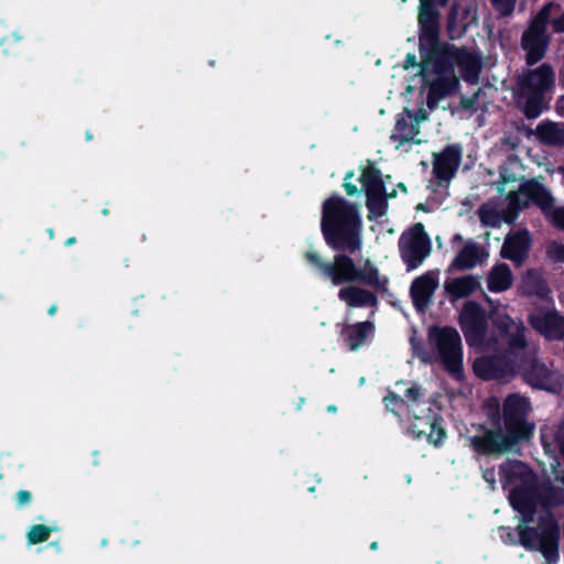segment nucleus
<instances>
[{"instance_id": "obj_1", "label": "nucleus", "mask_w": 564, "mask_h": 564, "mask_svg": "<svg viewBox=\"0 0 564 564\" xmlns=\"http://www.w3.org/2000/svg\"><path fill=\"white\" fill-rule=\"evenodd\" d=\"M454 65L466 83H478L482 57L477 50L446 44L424 55L420 65V77L423 88L427 90L429 108H434L440 100L458 90L459 79L454 72Z\"/></svg>"}, {"instance_id": "obj_2", "label": "nucleus", "mask_w": 564, "mask_h": 564, "mask_svg": "<svg viewBox=\"0 0 564 564\" xmlns=\"http://www.w3.org/2000/svg\"><path fill=\"white\" fill-rule=\"evenodd\" d=\"M520 478L521 484L509 492L510 503L514 510L523 514L524 522H539L542 530L541 517L544 512H552L550 508L564 505V475L556 477V481L563 485L543 484L538 490L529 486L532 473L528 466L518 460H508L500 466V479L503 488ZM554 519V517H552Z\"/></svg>"}, {"instance_id": "obj_3", "label": "nucleus", "mask_w": 564, "mask_h": 564, "mask_svg": "<svg viewBox=\"0 0 564 564\" xmlns=\"http://www.w3.org/2000/svg\"><path fill=\"white\" fill-rule=\"evenodd\" d=\"M531 410L527 397L512 393L503 402V423L506 431H487L482 435L470 437V446L479 454H498L511 448L518 441L530 435L533 426L525 417Z\"/></svg>"}, {"instance_id": "obj_4", "label": "nucleus", "mask_w": 564, "mask_h": 564, "mask_svg": "<svg viewBox=\"0 0 564 564\" xmlns=\"http://www.w3.org/2000/svg\"><path fill=\"white\" fill-rule=\"evenodd\" d=\"M422 389L419 386H412L405 391V400L397 393L389 392L384 398L386 408L397 415H401L403 410L409 415L408 434L414 438L426 436L427 441L438 446L445 438V431L441 425V417L435 411V405L431 402H421Z\"/></svg>"}, {"instance_id": "obj_5", "label": "nucleus", "mask_w": 564, "mask_h": 564, "mask_svg": "<svg viewBox=\"0 0 564 564\" xmlns=\"http://www.w3.org/2000/svg\"><path fill=\"white\" fill-rule=\"evenodd\" d=\"M321 226L326 242L334 249L354 252L360 248V215L343 197L332 196L324 202Z\"/></svg>"}, {"instance_id": "obj_6", "label": "nucleus", "mask_w": 564, "mask_h": 564, "mask_svg": "<svg viewBox=\"0 0 564 564\" xmlns=\"http://www.w3.org/2000/svg\"><path fill=\"white\" fill-rule=\"evenodd\" d=\"M411 345L414 355L423 362H440L454 378L463 377V347L459 333L453 327H431L427 336L429 349L423 348L413 338Z\"/></svg>"}, {"instance_id": "obj_7", "label": "nucleus", "mask_w": 564, "mask_h": 564, "mask_svg": "<svg viewBox=\"0 0 564 564\" xmlns=\"http://www.w3.org/2000/svg\"><path fill=\"white\" fill-rule=\"evenodd\" d=\"M489 308V318L494 325V332L486 340V347L481 352L505 351L511 357L522 360L527 354V328L519 318H512L507 306L487 299Z\"/></svg>"}, {"instance_id": "obj_8", "label": "nucleus", "mask_w": 564, "mask_h": 564, "mask_svg": "<svg viewBox=\"0 0 564 564\" xmlns=\"http://www.w3.org/2000/svg\"><path fill=\"white\" fill-rule=\"evenodd\" d=\"M306 259L318 268L321 273L329 279L334 285L361 281L378 291L386 292L388 290V276L381 274L369 259L360 262L359 267L345 254L335 256L332 263H323L316 252L308 251Z\"/></svg>"}, {"instance_id": "obj_9", "label": "nucleus", "mask_w": 564, "mask_h": 564, "mask_svg": "<svg viewBox=\"0 0 564 564\" xmlns=\"http://www.w3.org/2000/svg\"><path fill=\"white\" fill-rule=\"evenodd\" d=\"M554 84V72L547 64L530 70L519 79L520 98L527 118H538L544 109L545 94Z\"/></svg>"}, {"instance_id": "obj_10", "label": "nucleus", "mask_w": 564, "mask_h": 564, "mask_svg": "<svg viewBox=\"0 0 564 564\" xmlns=\"http://www.w3.org/2000/svg\"><path fill=\"white\" fill-rule=\"evenodd\" d=\"M542 532L541 534H531L532 530L521 529L520 538L522 546L527 550H538L545 558V564H558V541L560 528L549 512H544L541 517Z\"/></svg>"}, {"instance_id": "obj_11", "label": "nucleus", "mask_w": 564, "mask_h": 564, "mask_svg": "<svg viewBox=\"0 0 564 564\" xmlns=\"http://www.w3.org/2000/svg\"><path fill=\"white\" fill-rule=\"evenodd\" d=\"M554 7L553 3L545 4L533 18L529 29L522 35L521 45L527 52V61L529 64L539 62L546 52L549 45L546 25Z\"/></svg>"}, {"instance_id": "obj_12", "label": "nucleus", "mask_w": 564, "mask_h": 564, "mask_svg": "<svg viewBox=\"0 0 564 564\" xmlns=\"http://www.w3.org/2000/svg\"><path fill=\"white\" fill-rule=\"evenodd\" d=\"M399 251L408 271L420 267L431 252V240L422 224H415L399 239Z\"/></svg>"}, {"instance_id": "obj_13", "label": "nucleus", "mask_w": 564, "mask_h": 564, "mask_svg": "<svg viewBox=\"0 0 564 564\" xmlns=\"http://www.w3.org/2000/svg\"><path fill=\"white\" fill-rule=\"evenodd\" d=\"M459 326L467 344L482 351L489 336L485 310L476 302H466L459 313Z\"/></svg>"}, {"instance_id": "obj_14", "label": "nucleus", "mask_w": 564, "mask_h": 564, "mask_svg": "<svg viewBox=\"0 0 564 564\" xmlns=\"http://www.w3.org/2000/svg\"><path fill=\"white\" fill-rule=\"evenodd\" d=\"M487 356L474 361V372L484 380L511 379L521 367L520 359L511 357L505 351H489Z\"/></svg>"}, {"instance_id": "obj_15", "label": "nucleus", "mask_w": 564, "mask_h": 564, "mask_svg": "<svg viewBox=\"0 0 564 564\" xmlns=\"http://www.w3.org/2000/svg\"><path fill=\"white\" fill-rule=\"evenodd\" d=\"M390 180V176L382 178L380 171L373 166H368L362 172L361 183L367 195L370 218L383 216L387 210V198L395 195L394 189L391 193L387 189V182Z\"/></svg>"}, {"instance_id": "obj_16", "label": "nucleus", "mask_w": 564, "mask_h": 564, "mask_svg": "<svg viewBox=\"0 0 564 564\" xmlns=\"http://www.w3.org/2000/svg\"><path fill=\"white\" fill-rule=\"evenodd\" d=\"M520 196L525 197L524 203L538 205L556 227L564 229V206L553 208V197L542 184L533 180L522 183L520 193L510 196L511 204H516Z\"/></svg>"}, {"instance_id": "obj_17", "label": "nucleus", "mask_w": 564, "mask_h": 564, "mask_svg": "<svg viewBox=\"0 0 564 564\" xmlns=\"http://www.w3.org/2000/svg\"><path fill=\"white\" fill-rule=\"evenodd\" d=\"M520 364L519 371L531 387L550 392H557L562 388L563 378L558 371L550 369L533 357L529 359L528 354Z\"/></svg>"}, {"instance_id": "obj_18", "label": "nucleus", "mask_w": 564, "mask_h": 564, "mask_svg": "<svg viewBox=\"0 0 564 564\" xmlns=\"http://www.w3.org/2000/svg\"><path fill=\"white\" fill-rule=\"evenodd\" d=\"M426 120L427 112L425 109L412 111L405 108L403 112L399 115L390 137L395 148L401 149L408 143H421V139L419 138L420 124Z\"/></svg>"}, {"instance_id": "obj_19", "label": "nucleus", "mask_w": 564, "mask_h": 564, "mask_svg": "<svg viewBox=\"0 0 564 564\" xmlns=\"http://www.w3.org/2000/svg\"><path fill=\"white\" fill-rule=\"evenodd\" d=\"M419 24L421 29L420 47L423 61L424 55L431 54L434 50L446 45L437 42L438 13L431 3V0H420Z\"/></svg>"}, {"instance_id": "obj_20", "label": "nucleus", "mask_w": 564, "mask_h": 564, "mask_svg": "<svg viewBox=\"0 0 564 564\" xmlns=\"http://www.w3.org/2000/svg\"><path fill=\"white\" fill-rule=\"evenodd\" d=\"M519 193H520V188L517 192L509 191L507 198H506L508 205H507V210L505 213H502V210L499 208V206L496 203L488 202V203L484 204L478 209V216H479L481 224L486 227L497 228L502 224V221L512 223L516 219L519 210L529 204V203H524L525 197H521V196L517 199L516 204H511L510 196L517 195Z\"/></svg>"}, {"instance_id": "obj_21", "label": "nucleus", "mask_w": 564, "mask_h": 564, "mask_svg": "<svg viewBox=\"0 0 564 564\" xmlns=\"http://www.w3.org/2000/svg\"><path fill=\"white\" fill-rule=\"evenodd\" d=\"M452 243L457 246L456 256L449 268L454 270H469L482 263L488 257L485 249L473 239L464 240L462 235L456 234L452 238Z\"/></svg>"}, {"instance_id": "obj_22", "label": "nucleus", "mask_w": 564, "mask_h": 564, "mask_svg": "<svg viewBox=\"0 0 564 564\" xmlns=\"http://www.w3.org/2000/svg\"><path fill=\"white\" fill-rule=\"evenodd\" d=\"M529 322L533 329L546 339L564 338V316L555 310L536 308L530 314Z\"/></svg>"}, {"instance_id": "obj_23", "label": "nucleus", "mask_w": 564, "mask_h": 564, "mask_svg": "<svg viewBox=\"0 0 564 564\" xmlns=\"http://www.w3.org/2000/svg\"><path fill=\"white\" fill-rule=\"evenodd\" d=\"M438 286V272L429 271L417 276L411 284V296L417 311L424 312Z\"/></svg>"}, {"instance_id": "obj_24", "label": "nucleus", "mask_w": 564, "mask_h": 564, "mask_svg": "<svg viewBox=\"0 0 564 564\" xmlns=\"http://www.w3.org/2000/svg\"><path fill=\"white\" fill-rule=\"evenodd\" d=\"M530 246L531 236L528 230L513 231L505 238L500 254L517 265H521L529 253Z\"/></svg>"}, {"instance_id": "obj_25", "label": "nucleus", "mask_w": 564, "mask_h": 564, "mask_svg": "<svg viewBox=\"0 0 564 564\" xmlns=\"http://www.w3.org/2000/svg\"><path fill=\"white\" fill-rule=\"evenodd\" d=\"M462 161V149L453 144L446 147L441 153L435 155L433 172L441 181H449L457 171Z\"/></svg>"}, {"instance_id": "obj_26", "label": "nucleus", "mask_w": 564, "mask_h": 564, "mask_svg": "<svg viewBox=\"0 0 564 564\" xmlns=\"http://www.w3.org/2000/svg\"><path fill=\"white\" fill-rule=\"evenodd\" d=\"M338 297L349 307H376L378 304L371 291L355 285L341 288Z\"/></svg>"}, {"instance_id": "obj_27", "label": "nucleus", "mask_w": 564, "mask_h": 564, "mask_svg": "<svg viewBox=\"0 0 564 564\" xmlns=\"http://www.w3.org/2000/svg\"><path fill=\"white\" fill-rule=\"evenodd\" d=\"M480 286L479 279L474 275H464L445 281L444 288L452 300H458L473 294Z\"/></svg>"}, {"instance_id": "obj_28", "label": "nucleus", "mask_w": 564, "mask_h": 564, "mask_svg": "<svg viewBox=\"0 0 564 564\" xmlns=\"http://www.w3.org/2000/svg\"><path fill=\"white\" fill-rule=\"evenodd\" d=\"M513 281L512 272L508 264H496L487 276V288L489 291L500 293L511 288Z\"/></svg>"}, {"instance_id": "obj_29", "label": "nucleus", "mask_w": 564, "mask_h": 564, "mask_svg": "<svg viewBox=\"0 0 564 564\" xmlns=\"http://www.w3.org/2000/svg\"><path fill=\"white\" fill-rule=\"evenodd\" d=\"M538 139L549 145L564 144V123L541 122L536 127Z\"/></svg>"}, {"instance_id": "obj_30", "label": "nucleus", "mask_w": 564, "mask_h": 564, "mask_svg": "<svg viewBox=\"0 0 564 564\" xmlns=\"http://www.w3.org/2000/svg\"><path fill=\"white\" fill-rule=\"evenodd\" d=\"M375 327L370 322L357 323L345 329L346 340L351 350L358 349L373 334Z\"/></svg>"}, {"instance_id": "obj_31", "label": "nucleus", "mask_w": 564, "mask_h": 564, "mask_svg": "<svg viewBox=\"0 0 564 564\" xmlns=\"http://www.w3.org/2000/svg\"><path fill=\"white\" fill-rule=\"evenodd\" d=\"M521 523L518 525L517 531H512L510 528L501 527L499 528L500 538L506 544H516L519 542L521 545V538H520V530L529 529L532 530L531 534L534 536L536 533L541 534L540 523H538L536 528L529 527L531 522H524L523 521V514H521Z\"/></svg>"}, {"instance_id": "obj_32", "label": "nucleus", "mask_w": 564, "mask_h": 564, "mask_svg": "<svg viewBox=\"0 0 564 564\" xmlns=\"http://www.w3.org/2000/svg\"><path fill=\"white\" fill-rule=\"evenodd\" d=\"M523 290L527 293H536L542 295L545 291L543 279L538 272H528L523 280Z\"/></svg>"}, {"instance_id": "obj_33", "label": "nucleus", "mask_w": 564, "mask_h": 564, "mask_svg": "<svg viewBox=\"0 0 564 564\" xmlns=\"http://www.w3.org/2000/svg\"><path fill=\"white\" fill-rule=\"evenodd\" d=\"M547 259L554 263H564V243L551 241L545 247Z\"/></svg>"}, {"instance_id": "obj_34", "label": "nucleus", "mask_w": 564, "mask_h": 564, "mask_svg": "<svg viewBox=\"0 0 564 564\" xmlns=\"http://www.w3.org/2000/svg\"><path fill=\"white\" fill-rule=\"evenodd\" d=\"M51 528L42 524L33 525L29 533H28V540L29 543L35 544L43 541H46L50 538Z\"/></svg>"}, {"instance_id": "obj_35", "label": "nucleus", "mask_w": 564, "mask_h": 564, "mask_svg": "<svg viewBox=\"0 0 564 564\" xmlns=\"http://www.w3.org/2000/svg\"><path fill=\"white\" fill-rule=\"evenodd\" d=\"M458 15H459V6L453 4L452 9H451V13H449V19H448V29H449V32H452V33L455 32V33L459 34L463 30L466 29V23H462V22L457 21Z\"/></svg>"}, {"instance_id": "obj_36", "label": "nucleus", "mask_w": 564, "mask_h": 564, "mask_svg": "<svg viewBox=\"0 0 564 564\" xmlns=\"http://www.w3.org/2000/svg\"><path fill=\"white\" fill-rule=\"evenodd\" d=\"M495 8L503 15L513 11L516 0H491Z\"/></svg>"}, {"instance_id": "obj_37", "label": "nucleus", "mask_w": 564, "mask_h": 564, "mask_svg": "<svg viewBox=\"0 0 564 564\" xmlns=\"http://www.w3.org/2000/svg\"><path fill=\"white\" fill-rule=\"evenodd\" d=\"M350 177H352V173H347L344 182V187L346 189V193L351 196L355 195L358 192V189L356 185L351 184L348 181Z\"/></svg>"}, {"instance_id": "obj_38", "label": "nucleus", "mask_w": 564, "mask_h": 564, "mask_svg": "<svg viewBox=\"0 0 564 564\" xmlns=\"http://www.w3.org/2000/svg\"><path fill=\"white\" fill-rule=\"evenodd\" d=\"M482 478L486 482L490 485V487L495 488L496 477H495V470L494 469H486L482 473Z\"/></svg>"}, {"instance_id": "obj_39", "label": "nucleus", "mask_w": 564, "mask_h": 564, "mask_svg": "<svg viewBox=\"0 0 564 564\" xmlns=\"http://www.w3.org/2000/svg\"><path fill=\"white\" fill-rule=\"evenodd\" d=\"M17 500H18L19 505L23 506V505L30 502L31 494L25 490H20L17 495Z\"/></svg>"}, {"instance_id": "obj_40", "label": "nucleus", "mask_w": 564, "mask_h": 564, "mask_svg": "<svg viewBox=\"0 0 564 564\" xmlns=\"http://www.w3.org/2000/svg\"><path fill=\"white\" fill-rule=\"evenodd\" d=\"M552 25H553V30L555 32H557V33L564 32V11L560 18L553 20Z\"/></svg>"}, {"instance_id": "obj_41", "label": "nucleus", "mask_w": 564, "mask_h": 564, "mask_svg": "<svg viewBox=\"0 0 564 564\" xmlns=\"http://www.w3.org/2000/svg\"><path fill=\"white\" fill-rule=\"evenodd\" d=\"M416 64V57L415 55L408 54L406 61H405V68H409L410 66H414Z\"/></svg>"}, {"instance_id": "obj_42", "label": "nucleus", "mask_w": 564, "mask_h": 564, "mask_svg": "<svg viewBox=\"0 0 564 564\" xmlns=\"http://www.w3.org/2000/svg\"><path fill=\"white\" fill-rule=\"evenodd\" d=\"M556 111L560 116H564V97H561L556 102Z\"/></svg>"}, {"instance_id": "obj_43", "label": "nucleus", "mask_w": 564, "mask_h": 564, "mask_svg": "<svg viewBox=\"0 0 564 564\" xmlns=\"http://www.w3.org/2000/svg\"><path fill=\"white\" fill-rule=\"evenodd\" d=\"M555 440H556L557 445L561 448V452L564 454V436L562 434L557 433L555 436Z\"/></svg>"}, {"instance_id": "obj_44", "label": "nucleus", "mask_w": 564, "mask_h": 564, "mask_svg": "<svg viewBox=\"0 0 564 564\" xmlns=\"http://www.w3.org/2000/svg\"><path fill=\"white\" fill-rule=\"evenodd\" d=\"M55 311H56V306H55V305H53V306L48 310V313H50L51 315H53V314L55 313Z\"/></svg>"}, {"instance_id": "obj_45", "label": "nucleus", "mask_w": 564, "mask_h": 564, "mask_svg": "<svg viewBox=\"0 0 564 564\" xmlns=\"http://www.w3.org/2000/svg\"><path fill=\"white\" fill-rule=\"evenodd\" d=\"M75 242V239L74 238H69L67 241H66V245L70 246Z\"/></svg>"}, {"instance_id": "obj_46", "label": "nucleus", "mask_w": 564, "mask_h": 564, "mask_svg": "<svg viewBox=\"0 0 564 564\" xmlns=\"http://www.w3.org/2000/svg\"><path fill=\"white\" fill-rule=\"evenodd\" d=\"M377 547H378L377 542H372L371 545H370V549L371 550H376Z\"/></svg>"}, {"instance_id": "obj_47", "label": "nucleus", "mask_w": 564, "mask_h": 564, "mask_svg": "<svg viewBox=\"0 0 564 564\" xmlns=\"http://www.w3.org/2000/svg\"><path fill=\"white\" fill-rule=\"evenodd\" d=\"M328 411H329V412H336V408H335L334 405H329V406H328Z\"/></svg>"}, {"instance_id": "obj_48", "label": "nucleus", "mask_w": 564, "mask_h": 564, "mask_svg": "<svg viewBox=\"0 0 564 564\" xmlns=\"http://www.w3.org/2000/svg\"><path fill=\"white\" fill-rule=\"evenodd\" d=\"M447 1L448 0H440L441 4H443V6L446 4Z\"/></svg>"}, {"instance_id": "obj_49", "label": "nucleus", "mask_w": 564, "mask_h": 564, "mask_svg": "<svg viewBox=\"0 0 564 564\" xmlns=\"http://www.w3.org/2000/svg\"><path fill=\"white\" fill-rule=\"evenodd\" d=\"M399 187H401V188H402V191H404V192H405V187L403 186V184H399Z\"/></svg>"}, {"instance_id": "obj_50", "label": "nucleus", "mask_w": 564, "mask_h": 564, "mask_svg": "<svg viewBox=\"0 0 564 564\" xmlns=\"http://www.w3.org/2000/svg\"><path fill=\"white\" fill-rule=\"evenodd\" d=\"M87 139H88V140H90V139H91L90 133H87Z\"/></svg>"}, {"instance_id": "obj_51", "label": "nucleus", "mask_w": 564, "mask_h": 564, "mask_svg": "<svg viewBox=\"0 0 564 564\" xmlns=\"http://www.w3.org/2000/svg\"><path fill=\"white\" fill-rule=\"evenodd\" d=\"M562 430H564V424H563V425H562V427H561V431H562Z\"/></svg>"}]
</instances>
